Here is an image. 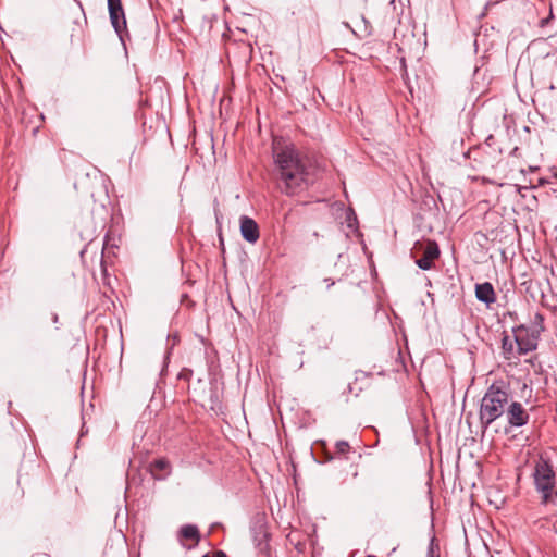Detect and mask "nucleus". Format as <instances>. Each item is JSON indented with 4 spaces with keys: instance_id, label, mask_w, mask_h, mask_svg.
<instances>
[{
    "instance_id": "obj_1",
    "label": "nucleus",
    "mask_w": 557,
    "mask_h": 557,
    "mask_svg": "<svg viewBox=\"0 0 557 557\" xmlns=\"http://www.w3.org/2000/svg\"><path fill=\"white\" fill-rule=\"evenodd\" d=\"M273 160V177L281 194L299 196L314 184L317 166L294 144L274 143Z\"/></svg>"
},
{
    "instance_id": "obj_2",
    "label": "nucleus",
    "mask_w": 557,
    "mask_h": 557,
    "mask_svg": "<svg viewBox=\"0 0 557 557\" xmlns=\"http://www.w3.org/2000/svg\"><path fill=\"white\" fill-rule=\"evenodd\" d=\"M509 400V393L499 385L492 384L486 389L479 410L480 424L484 431L505 413Z\"/></svg>"
},
{
    "instance_id": "obj_3",
    "label": "nucleus",
    "mask_w": 557,
    "mask_h": 557,
    "mask_svg": "<svg viewBox=\"0 0 557 557\" xmlns=\"http://www.w3.org/2000/svg\"><path fill=\"white\" fill-rule=\"evenodd\" d=\"M533 480L536 491L541 494L542 504H556V473L552 458L547 453H542L535 460Z\"/></svg>"
},
{
    "instance_id": "obj_4",
    "label": "nucleus",
    "mask_w": 557,
    "mask_h": 557,
    "mask_svg": "<svg viewBox=\"0 0 557 557\" xmlns=\"http://www.w3.org/2000/svg\"><path fill=\"white\" fill-rule=\"evenodd\" d=\"M544 331V317L536 312L529 325L520 324L512 327L516 336V344H519V350L528 354L537 348V343L542 332Z\"/></svg>"
},
{
    "instance_id": "obj_5",
    "label": "nucleus",
    "mask_w": 557,
    "mask_h": 557,
    "mask_svg": "<svg viewBox=\"0 0 557 557\" xmlns=\"http://www.w3.org/2000/svg\"><path fill=\"white\" fill-rule=\"evenodd\" d=\"M416 256L421 255L416 259V264L421 270H431L434 265V261L440 257V248L436 242L426 240L423 243L417 242L413 247Z\"/></svg>"
},
{
    "instance_id": "obj_6",
    "label": "nucleus",
    "mask_w": 557,
    "mask_h": 557,
    "mask_svg": "<svg viewBox=\"0 0 557 557\" xmlns=\"http://www.w3.org/2000/svg\"><path fill=\"white\" fill-rule=\"evenodd\" d=\"M109 16L115 33L119 35L122 42H124V35L126 30V18L121 0H107Z\"/></svg>"
},
{
    "instance_id": "obj_7",
    "label": "nucleus",
    "mask_w": 557,
    "mask_h": 557,
    "mask_svg": "<svg viewBox=\"0 0 557 557\" xmlns=\"http://www.w3.org/2000/svg\"><path fill=\"white\" fill-rule=\"evenodd\" d=\"M507 421L511 426L520 428L529 422L530 416L519 401H510L506 408Z\"/></svg>"
},
{
    "instance_id": "obj_8",
    "label": "nucleus",
    "mask_w": 557,
    "mask_h": 557,
    "mask_svg": "<svg viewBox=\"0 0 557 557\" xmlns=\"http://www.w3.org/2000/svg\"><path fill=\"white\" fill-rule=\"evenodd\" d=\"M239 227L240 234L245 240H247L250 244H255L258 242L260 237V231L257 222L253 219L247 215L240 216Z\"/></svg>"
},
{
    "instance_id": "obj_9",
    "label": "nucleus",
    "mask_w": 557,
    "mask_h": 557,
    "mask_svg": "<svg viewBox=\"0 0 557 557\" xmlns=\"http://www.w3.org/2000/svg\"><path fill=\"white\" fill-rule=\"evenodd\" d=\"M502 352L506 360H518L523 354L519 350V344H516V336L504 334L502 338Z\"/></svg>"
},
{
    "instance_id": "obj_10",
    "label": "nucleus",
    "mask_w": 557,
    "mask_h": 557,
    "mask_svg": "<svg viewBox=\"0 0 557 557\" xmlns=\"http://www.w3.org/2000/svg\"><path fill=\"white\" fill-rule=\"evenodd\" d=\"M475 297L479 301L490 306L496 301V294L490 282L475 285Z\"/></svg>"
},
{
    "instance_id": "obj_11",
    "label": "nucleus",
    "mask_w": 557,
    "mask_h": 557,
    "mask_svg": "<svg viewBox=\"0 0 557 557\" xmlns=\"http://www.w3.org/2000/svg\"><path fill=\"white\" fill-rule=\"evenodd\" d=\"M150 471L153 478L161 479L171 471L170 462L165 458L156 459L150 463Z\"/></svg>"
},
{
    "instance_id": "obj_12",
    "label": "nucleus",
    "mask_w": 557,
    "mask_h": 557,
    "mask_svg": "<svg viewBox=\"0 0 557 557\" xmlns=\"http://www.w3.org/2000/svg\"><path fill=\"white\" fill-rule=\"evenodd\" d=\"M181 535L187 540H194L197 544L200 540L199 530L196 525L186 524L181 528Z\"/></svg>"
},
{
    "instance_id": "obj_13",
    "label": "nucleus",
    "mask_w": 557,
    "mask_h": 557,
    "mask_svg": "<svg viewBox=\"0 0 557 557\" xmlns=\"http://www.w3.org/2000/svg\"><path fill=\"white\" fill-rule=\"evenodd\" d=\"M351 447L346 441H337L335 443V453L339 457L347 458V455L350 453Z\"/></svg>"
},
{
    "instance_id": "obj_14",
    "label": "nucleus",
    "mask_w": 557,
    "mask_h": 557,
    "mask_svg": "<svg viewBox=\"0 0 557 557\" xmlns=\"http://www.w3.org/2000/svg\"><path fill=\"white\" fill-rule=\"evenodd\" d=\"M545 60L547 65L550 66V75L557 76V51L555 53H547Z\"/></svg>"
},
{
    "instance_id": "obj_15",
    "label": "nucleus",
    "mask_w": 557,
    "mask_h": 557,
    "mask_svg": "<svg viewBox=\"0 0 557 557\" xmlns=\"http://www.w3.org/2000/svg\"><path fill=\"white\" fill-rule=\"evenodd\" d=\"M106 246H107V243H104V245H103L102 255H101V259H100V267H101V272H102L103 277H106L108 275L107 261L104 259Z\"/></svg>"
},
{
    "instance_id": "obj_16",
    "label": "nucleus",
    "mask_w": 557,
    "mask_h": 557,
    "mask_svg": "<svg viewBox=\"0 0 557 557\" xmlns=\"http://www.w3.org/2000/svg\"><path fill=\"white\" fill-rule=\"evenodd\" d=\"M193 375V371L189 370V369H183L180 373H178V379L180 380H185V381H189L190 377Z\"/></svg>"
},
{
    "instance_id": "obj_17",
    "label": "nucleus",
    "mask_w": 557,
    "mask_h": 557,
    "mask_svg": "<svg viewBox=\"0 0 557 557\" xmlns=\"http://www.w3.org/2000/svg\"><path fill=\"white\" fill-rule=\"evenodd\" d=\"M202 557H227L223 550H214L211 554H206Z\"/></svg>"
},
{
    "instance_id": "obj_18",
    "label": "nucleus",
    "mask_w": 557,
    "mask_h": 557,
    "mask_svg": "<svg viewBox=\"0 0 557 557\" xmlns=\"http://www.w3.org/2000/svg\"><path fill=\"white\" fill-rule=\"evenodd\" d=\"M553 18H554V14H553V11H550L548 17L541 20L540 26L541 27L546 26Z\"/></svg>"
},
{
    "instance_id": "obj_19",
    "label": "nucleus",
    "mask_w": 557,
    "mask_h": 557,
    "mask_svg": "<svg viewBox=\"0 0 557 557\" xmlns=\"http://www.w3.org/2000/svg\"><path fill=\"white\" fill-rule=\"evenodd\" d=\"M426 557H438L434 554L432 545H430Z\"/></svg>"
},
{
    "instance_id": "obj_20",
    "label": "nucleus",
    "mask_w": 557,
    "mask_h": 557,
    "mask_svg": "<svg viewBox=\"0 0 557 557\" xmlns=\"http://www.w3.org/2000/svg\"><path fill=\"white\" fill-rule=\"evenodd\" d=\"M51 320L53 323H58L59 322V315L57 313H51Z\"/></svg>"
},
{
    "instance_id": "obj_21",
    "label": "nucleus",
    "mask_w": 557,
    "mask_h": 557,
    "mask_svg": "<svg viewBox=\"0 0 557 557\" xmlns=\"http://www.w3.org/2000/svg\"><path fill=\"white\" fill-rule=\"evenodd\" d=\"M547 183H548V181H547V180H545V178H540V180H539V185H540V186H543V185H545V184H547Z\"/></svg>"
},
{
    "instance_id": "obj_22",
    "label": "nucleus",
    "mask_w": 557,
    "mask_h": 557,
    "mask_svg": "<svg viewBox=\"0 0 557 557\" xmlns=\"http://www.w3.org/2000/svg\"><path fill=\"white\" fill-rule=\"evenodd\" d=\"M366 557H376V556H373V555H368V556H366Z\"/></svg>"
},
{
    "instance_id": "obj_23",
    "label": "nucleus",
    "mask_w": 557,
    "mask_h": 557,
    "mask_svg": "<svg viewBox=\"0 0 557 557\" xmlns=\"http://www.w3.org/2000/svg\"><path fill=\"white\" fill-rule=\"evenodd\" d=\"M41 557H48V556L44 555V556H41Z\"/></svg>"
}]
</instances>
